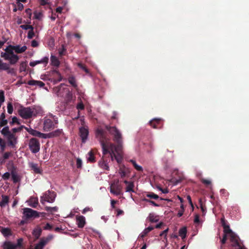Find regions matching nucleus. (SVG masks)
Returning <instances> with one entry per match:
<instances>
[{
	"label": "nucleus",
	"instance_id": "1",
	"mask_svg": "<svg viewBox=\"0 0 249 249\" xmlns=\"http://www.w3.org/2000/svg\"><path fill=\"white\" fill-rule=\"evenodd\" d=\"M96 136L100 142L104 156L108 153L113 160V155H114V153L118 155L121 154L123 148V140L115 142L117 143L116 145L108 142L107 132L101 128L96 130Z\"/></svg>",
	"mask_w": 249,
	"mask_h": 249
},
{
	"label": "nucleus",
	"instance_id": "2",
	"mask_svg": "<svg viewBox=\"0 0 249 249\" xmlns=\"http://www.w3.org/2000/svg\"><path fill=\"white\" fill-rule=\"evenodd\" d=\"M27 49L26 46L20 47L19 45L12 46L9 45L5 49V52L1 56L5 60L10 61V62H16L18 60V56L14 53L15 51L17 53H20L24 52Z\"/></svg>",
	"mask_w": 249,
	"mask_h": 249
},
{
	"label": "nucleus",
	"instance_id": "3",
	"mask_svg": "<svg viewBox=\"0 0 249 249\" xmlns=\"http://www.w3.org/2000/svg\"><path fill=\"white\" fill-rule=\"evenodd\" d=\"M105 128L113 136V140L114 142L123 140L122 135L116 126L106 125Z\"/></svg>",
	"mask_w": 249,
	"mask_h": 249
},
{
	"label": "nucleus",
	"instance_id": "4",
	"mask_svg": "<svg viewBox=\"0 0 249 249\" xmlns=\"http://www.w3.org/2000/svg\"><path fill=\"white\" fill-rule=\"evenodd\" d=\"M19 115L23 119H27L31 118L32 116L35 115L36 110L31 107H21L18 110Z\"/></svg>",
	"mask_w": 249,
	"mask_h": 249
},
{
	"label": "nucleus",
	"instance_id": "5",
	"mask_svg": "<svg viewBox=\"0 0 249 249\" xmlns=\"http://www.w3.org/2000/svg\"><path fill=\"white\" fill-rule=\"evenodd\" d=\"M229 235L230 236V240L231 244V246L232 247H238V249H247L244 246H241L239 241V237L233 232L231 231V232H229Z\"/></svg>",
	"mask_w": 249,
	"mask_h": 249
},
{
	"label": "nucleus",
	"instance_id": "6",
	"mask_svg": "<svg viewBox=\"0 0 249 249\" xmlns=\"http://www.w3.org/2000/svg\"><path fill=\"white\" fill-rule=\"evenodd\" d=\"M28 146L31 152L33 154L38 153L40 150V144L38 139L32 138L29 141Z\"/></svg>",
	"mask_w": 249,
	"mask_h": 249
},
{
	"label": "nucleus",
	"instance_id": "7",
	"mask_svg": "<svg viewBox=\"0 0 249 249\" xmlns=\"http://www.w3.org/2000/svg\"><path fill=\"white\" fill-rule=\"evenodd\" d=\"M122 185L119 183V180H115L112 182L110 187V192L111 194L116 196H119L123 194Z\"/></svg>",
	"mask_w": 249,
	"mask_h": 249
},
{
	"label": "nucleus",
	"instance_id": "8",
	"mask_svg": "<svg viewBox=\"0 0 249 249\" xmlns=\"http://www.w3.org/2000/svg\"><path fill=\"white\" fill-rule=\"evenodd\" d=\"M41 214L42 216H44L45 213H39L31 208H25L23 209V214L27 219L36 218L39 217V214Z\"/></svg>",
	"mask_w": 249,
	"mask_h": 249
},
{
	"label": "nucleus",
	"instance_id": "9",
	"mask_svg": "<svg viewBox=\"0 0 249 249\" xmlns=\"http://www.w3.org/2000/svg\"><path fill=\"white\" fill-rule=\"evenodd\" d=\"M56 195L53 192L48 191L40 198V202L44 204L45 202L53 203L55 198Z\"/></svg>",
	"mask_w": 249,
	"mask_h": 249
},
{
	"label": "nucleus",
	"instance_id": "10",
	"mask_svg": "<svg viewBox=\"0 0 249 249\" xmlns=\"http://www.w3.org/2000/svg\"><path fill=\"white\" fill-rule=\"evenodd\" d=\"M10 63H0V70H5L9 74L15 75L16 74V69L11 68L10 66Z\"/></svg>",
	"mask_w": 249,
	"mask_h": 249
},
{
	"label": "nucleus",
	"instance_id": "11",
	"mask_svg": "<svg viewBox=\"0 0 249 249\" xmlns=\"http://www.w3.org/2000/svg\"><path fill=\"white\" fill-rule=\"evenodd\" d=\"M79 135L82 140V142L85 143L89 135L88 126H82L79 128Z\"/></svg>",
	"mask_w": 249,
	"mask_h": 249
},
{
	"label": "nucleus",
	"instance_id": "12",
	"mask_svg": "<svg viewBox=\"0 0 249 249\" xmlns=\"http://www.w3.org/2000/svg\"><path fill=\"white\" fill-rule=\"evenodd\" d=\"M55 127L54 122L50 119H45L43 123V129L45 131H49Z\"/></svg>",
	"mask_w": 249,
	"mask_h": 249
},
{
	"label": "nucleus",
	"instance_id": "13",
	"mask_svg": "<svg viewBox=\"0 0 249 249\" xmlns=\"http://www.w3.org/2000/svg\"><path fill=\"white\" fill-rule=\"evenodd\" d=\"M26 130L29 133V134L36 137H37L41 138L47 139L46 134L42 133L36 130L33 129L31 128H28L25 127Z\"/></svg>",
	"mask_w": 249,
	"mask_h": 249
},
{
	"label": "nucleus",
	"instance_id": "14",
	"mask_svg": "<svg viewBox=\"0 0 249 249\" xmlns=\"http://www.w3.org/2000/svg\"><path fill=\"white\" fill-rule=\"evenodd\" d=\"M8 141V145L14 148L17 143V138L15 135L11 133L6 137Z\"/></svg>",
	"mask_w": 249,
	"mask_h": 249
},
{
	"label": "nucleus",
	"instance_id": "15",
	"mask_svg": "<svg viewBox=\"0 0 249 249\" xmlns=\"http://www.w3.org/2000/svg\"><path fill=\"white\" fill-rule=\"evenodd\" d=\"M63 134L62 129H58L50 133L46 134L47 138H52L59 137Z\"/></svg>",
	"mask_w": 249,
	"mask_h": 249
},
{
	"label": "nucleus",
	"instance_id": "16",
	"mask_svg": "<svg viewBox=\"0 0 249 249\" xmlns=\"http://www.w3.org/2000/svg\"><path fill=\"white\" fill-rule=\"evenodd\" d=\"M160 119H154L149 122V124L154 128H160L161 127Z\"/></svg>",
	"mask_w": 249,
	"mask_h": 249
},
{
	"label": "nucleus",
	"instance_id": "17",
	"mask_svg": "<svg viewBox=\"0 0 249 249\" xmlns=\"http://www.w3.org/2000/svg\"><path fill=\"white\" fill-rule=\"evenodd\" d=\"M76 223L78 228H83L86 224L85 217L83 215L76 216Z\"/></svg>",
	"mask_w": 249,
	"mask_h": 249
},
{
	"label": "nucleus",
	"instance_id": "18",
	"mask_svg": "<svg viewBox=\"0 0 249 249\" xmlns=\"http://www.w3.org/2000/svg\"><path fill=\"white\" fill-rule=\"evenodd\" d=\"M29 166L31 168V170L34 171V173L41 174L42 171L38 166L37 163H35L32 162H30L29 163Z\"/></svg>",
	"mask_w": 249,
	"mask_h": 249
},
{
	"label": "nucleus",
	"instance_id": "19",
	"mask_svg": "<svg viewBox=\"0 0 249 249\" xmlns=\"http://www.w3.org/2000/svg\"><path fill=\"white\" fill-rule=\"evenodd\" d=\"M221 223L224 229V233H227L229 232H231V230L230 229V226L227 224L224 216L221 218Z\"/></svg>",
	"mask_w": 249,
	"mask_h": 249
},
{
	"label": "nucleus",
	"instance_id": "20",
	"mask_svg": "<svg viewBox=\"0 0 249 249\" xmlns=\"http://www.w3.org/2000/svg\"><path fill=\"white\" fill-rule=\"evenodd\" d=\"M99 166L104 170H109V167L108 163L104 159V157L100 160L98 162Z\"/></svg>",
	"mask_w": 249,
	"mask_h": 249
},
{
	"label": "nucleus",
	"instance_id": "21",
	"mask_svg": "<svg viewBox=\"0 0 249 249\" xmlns=\"http://www.w3.org/2000/svg\"><path fill=\"white\" fill-rule=\"evenodd\" d=\"M49 240L41 239L39 242L37 244L34 249H43L45 245L48 243Z\"/></svg>",
	"mask_w": 249,
	"mask_h": 249
},
{
	"label": "nucleus",
	"instance_id": "22",
	"mask_svg": "<svg viewBox=\"0 0 249 249\" xmlns=\"http://www.w3.org/2000/svg\"><path fill=\"white\" fill-rule=\"evenodd\" d=\"M28 84L30 86H37L39 87H43L45 86V84L43 82L35 80L29 81Z\"/></svg>",
	"mask_w": 249,
	"mask_h": 249
},
{
	"label": "nucleus",
	"instance_id": "23",
	"mask_svg": "<svg viewBox=\"0 0 249 249\" xmlns=\"http://www.w3.org/2000/svg\"><path fill=\"white\" fill-rule=\"evenodd\" d=\"M2 200L0 202V206L4 208L7 205L9 201V197L8 196L2 195Z\"/></svg>",
	"mask_w": 249,
	"mask_h": 249
},
{
	"label": "nucleus",
	"instance_id": "24",
	"mask_svg": "<svg viewBox=\"0 0 249 249\" xmlns=\"http://www.w3.org/2000/svg\"><path fill=\"white\" fill-rule=\"evenodd\" d=\"M3 248L4 249H16L17 246L10 241H6L3 244Z\"/></svg>",
	"mask_w": 249,
	"mask_h": 249
},
{
	"label": "nucleus",
	"instance_id": "25",
	"mask_svg": "<svg viewBox=\"0 0 249 249\" xmlns=\"http://www.w3.org/2000/svg\"><path fill=\"white\" fill-rule=\"evenodd\" d=\"M68 80L69 83L74 88H76L77 87V84L76 83V81L75 78L73 75H70L68 78Z\"/></svg>",
	"mask_w": 249,
	"mask_h": 249
},
{
	"label": "nucleus",
	"instance_id": "26",
	"mask_svg": "<svg viewBox=\"0 0 249 249\" xmlns=\"http://www.w3.org/2000/svg\"><path fill=\"white\" fill-rule=\"evenodd\" d=\"M29 205L34 208H36L38 204V199L37 198H31L29 200Z\"/></svg>",
	"mask_w": 249,
	"mask_h": 249
},
{
	"label": "nucleus",
	"instance_id": "27",
	"mask_svg": "<svg viewBox=\"0 0 249 249\" xmlns=\"http://www.w3.org/2000/svg\"><path fill=\"white\" fill-rule=\"evenodd\" d=\"M87 159H88V161L90 162L93 163L95 161L94 153H93L92 150H90L88 153Z\"/></svg>",
	"mask_w": 249,
	"mask_h": 249
},
{
	"label": "nucleus",
	"instance_id": "28",
	"mask_svg": "<svg viewBox=\"0 0 249 249\" xmlns=\"http://www.w3.org/2000/svg\"><path fill=\"white\" fill-rule=\"evenodd\" d=\"M78 64V67L81 68L82 70H83L86 73V74L89 75V76H92V74L90 71L89 70V69H88L86 67V66L84 65V63H77Z\"/></svg>",
	"mask_w": 249,
	"mask_h": 249
},
{
	"label": "nucleus",
	"instance_id": "29",
	"mask_svg": "<svg viewBox=\"0 0 249 249\" xmlns=\"http://www.w3.org/2000/svg\"><path fill=\"white\" fill-rule=\"evenodd\" d=\"M179 235L182 238V239L185 238L187 234V229L184 227L181 228L179 230Z\"/></svg>",
	"mask_w": 249,
	"mask_h": 249
},
{
	"label": "nucleus",
	"instance_id": "30",
	"mask_svg": "<svg viewBox=\"0 0 249 249\" xmlns=\"http://www.w3.org/2000/svg\"><path fill=\"white\" fill-rule=\"evenodd\" d=\"M127 170V169L125 168L124 166H123L120 167L119 173L122 178H124L126 176Z\"/></svg>",
	"mask_w": 249,
	"mask_h": 249
},
{
	"label": "nucleus",
	"instance_id": "31",
	"mask_svg": "<svg viewBox=\"0 0 249 249\" xmlns=\"http://www.w3.org/2000/svg\"><path fill=\"white\" fill-rule=\"evenodd\" d=\"M42 232V230L40 228H37L34 230L33 231V234L35 236V237L36 238H38L40 236Z\"/></svg>",
	"mask_w": 249,
	"mask_h": 249
},
{
	"label": "nucleus",
	"instance_id": "32",
	"mask_svg": "<svg viewBox=\"0 0 249 249\" xmlns=\"http://www.w3.org/2000/svg\"><path fill=\"white\" fill-rule=\"evenodd\" d=\"M0 132L5 137L11 133L9 131V128L8 126H5L3 127Z\"/></svg>",
	"mask_w": 249,
	"mask_h": 249
},
{
	"label": "nucleus",
	"instance_id": "33",
	"mask_svg": "<svg viewBox=\"0 0 249 249\" xmlns=\"http://www.w3.org/2000/svg\"><path fill=\"white\" fill-rule=\"evenodd\" d=\"M146 196L150 199H158L159 198V196L154 194L153 192L147 193L146 195Z\"/></svg>",
	"mask_w": 249,
	"mask_h": 249
},
{
	"label": "nucleus",
	"instance_id": "34",
	"mask_svg": "<svg viewBox=\"0 0 249 249\" xmlns=\"http://www.w3.org/2000/svg\"><path fill=\"white\" fill-rule=\"evenodd\" d=\"M72 100V94L70 91H68L65 97V101L67 104H69L71 102Z\"/></svg>",
	"mask_w": 249,
	"mask_h": 249
},
{
	"label": "nucleus",
	"instance_id": "35",
	"mask_svg": "<svg viewBox=\"0 0 249 249\" xmlns=\"http://www.w3.org/2000/svg\"><path fill=\"white\" fill-rule=\"evenodd\" d=\"M130 162L133 164L134 168L138 171H142V166L138 165L135 160H130Z\"/></svg>",
	"mask_w": 249,
	"mask_h": 249
},
{
	"label": "nucleus",
	"instance_id": "36",
	"mask_svg": "<svg viewBox=\"0 0 249 249\" xmlns=\"http://www.w3.org/2000/svg\"><path fill=\"white\" fill-rule=\"evenodd\" d=\"M134 187V184L133 182H131L130 183L127 185L126 187V192H134L133 188Z\"/></svg>",
	"mask_w": 249,
	"mask_h": 249
},
{
	"label": "nucleus",
	"instance_id": "37",
	"mask_svg": "<svg viewBox=\"0 0 249 249\" xmlns=\"http://www.w3.org/2000/svg\"><path fill=\"white\" fill-rule=\"evenodd\" d=\"M1 231L5 236H8L11 235V230L8 228H3Z\"/></svg>",
	"mask_w": 249,
	"mask_h": 249
},
{
	"label": "nucleus",
	"instance_id": "38",
	"mask_svg": "<svg viewBox=\"0 0 249 249\" xmlns=\"http://www.w3.org/2000/svg\"><path fill=\"white\" fill-rule=\"evenodd\" d=\"M149 221L151 222H157L158 221L159 219L157 216H155L153 213H150L148 216Z\"/></svg>",
	"mask_w": 249,
	"mask_h": 249
},
{
	"label": "nucleus",
	"instance_id": "39",
	"mask_svg": "<svg viewBox=\"0 0 249 249\" xmlns=\"http://www.w3.org/2000/svg\"><path fill=\"white\" fill-rule=\"evenodd\" d=\"M114 158L117 162L118 163H120L122 161V157L121 154L118 155L114 153V155H113V158Z\"/></svg>",
	"mask_w": 249,
	"mask_h": 249
},
{
	"label": "nucleus",
	"instance_id": "40",
	"mask_svg": "<svg viewBox=\"0 0 249 249\" xmlns=\"http://www.w3.org/2000/svg\"><path fill=\"white\" fill-rule=\"evenodd\" d=\"M67 52L66 49L64 45H62L61 48L58 50V53L60 56H62L66 54Z\"/></svg>",
	"mask_w": 249,
	"mask_h": 249
},
{
	"label": "nucleus",
	"instance_id": "41",
	"mask_svg": "<svg viewBox=\"0 0 249 249\" xmlns=\"http://www.w3.org/2000/svg\"><path fill=\"white\" fill-rule=\"evenodd\" d=\"M58 208L56 206L53 207L46 206L45 208V210L46 211H47L48 212H50V213H52L53 212H56L58 211Z\"/></svg>",
	"mask_w": 249,
	"mask_h": 249
},
{
	"label": "nucleus",
	"instance_id": "42",
	"mask_svg": "<svg viewBox=\"0 0 249 249\" xmlns=\"http://www.w3.org/2000/svg\"><path fill=\"white\" fill-rule=\"evenodd\" d=\"M12 178L14 182L17 183L19 181L18 176L14 172H12Z\"/></svg>",
	"mask_w": 249,
	"mask_h": 249
},
{
	"label": "nucleus",
	"instance_id": "43",
	"mask_svg": "<svg viewBox=\"0 0 249 249\" xmlns=\"http://www.w3.org/2000/svg\"><path fill=\"white\" fill-rule=\"evenodd\" d=\"M5 97H4V93L3 90L0 91V107L2 104L4 102Z\"/></svg>",
	"mask_w": 249,
	"mask_h": 249
},
{
	"label": "nucleus",
	"instance_id": "44",
	"mask_svg": "<svg viewBox=\"0 0 249 249\" xmlns=\"http://www.w3.org/2000/svg\"><path fill=\"white\" fill-rule=\"evenodd\" d=\"M7 111L8 113L12 114L13 111V107L12 103L9 102L7 104Z\"/></svg>",
	"mask_w": 249,
	"mask_h": 249
},
{
	"label": "nucleus",
	"instance_id": "45",
	"mask_svg": "<svg viewBox=\"0 0 249 249\" xmlns=\"http://www.w3.org/2000/svg\"><path fill=\"white\" fill-rule=\"evenodd\" d=\"M20 27L23 29V30H31V29H34V27L32 25H21L20 26Z\"/></svg>",
	"mask_w": 249,
	"mask_h": 249
},
{
	"label": "nucleus",
	"instance_id": "46",
	"mask_svg": "<svg viewBox=\"0 0 249 249\" xmlns=\"http://www.w3.org/2000/svg\"><path fill=\"white\" fill-rule=\"evenodd\" d=\"M76 108L78 110L84 109L85 106L81 100H80V102L77 105Z\"/></svg>",
	"mask_w": 249,
	"mask_h": 249
},
{
	"label": "nucleus",
	"instance_id": "47",
	"mask_svg": "<svg viewBox=\"0 0 249 249\" xmlns=\"http://www.w3.org/2000/svg\"><path fill=\"white\" fill-rule=\"evenodd\" d=\"M35 36V33L34 31V29H31L29 31L28 33L27 37L29 39H32Z\"/></svg>",
	"mask_w": 249,
	"mask_h": 249
},
{
	"label": "nucleus",
	"instance_id": "48",
	"mask_svg": "<svg viewBox=\"0 0 249 249\" xmlns=\"http://www.w3.org/2000/svg\"><path fill=\"white\" fill-rule=\"evenodd\" d=\"M154 229V227H153V226H149L148 227V228H145L143 232H144L146 235H147V234L150 232L151 231H152L153 229Z\"/></svg>",
	"mask_w": 249,
	"mask_h": 249
},
{
	"label": "nucleus",
	"instance_id": "49",
	"mask_svg": "<svg viewBox=\"0 0 249 249\" xmlns=\"http://www.w3.org/2000/svg\"><path fill=\"white\" fill-rule=\"evenodd\" d=\"M201 182L205 185H209L211 184V181L210 180L206 179L205 178H201Z\"/></svg>",
	"mask_w": 249,
	"mask_h": 249
},
{
	"label": "nucleus",
	"instance_id": "50",
	"mask_svg": "<svg viewBox=\"0 0 249 249\" xmlns=\"http://www.w3.org/2000/svg\"><path fill=\"white\" fill-rule=\"evenodd\" d=\"M169 231V229L168 228H167L166 230H164L163 231H162L160 234V236H164V239H165L166 240H167V233Z\"/></svg>",
	"mask_w": 249,
	"mask_h": 249
},
{
	"label": "nucleus",
	"instance_id": "51",
	"mask_svg": "<svg viewBox=\"0 0 249 249\" xmlns=\"http://www.w3.org/2000/svg\"><path fill=\"white\" fill-rule=\"evenodd\" d=\"M8 124V121L6 119H3L0 121V127L5 126Z\"/></svg>",
	"mask_w": 249,
	"mask_h": 249
},
{
	"label": "nucleus",
	"instance_id": "52",
	"mask_svg": "<svg viewBox=\"0 0 249 249\" xmlns=\"http://www.w3.org/2000/svg\"><path fill=\"white\" fill-rule=\"evenodd\" d=\"M227 235H229V233H224L222 239L221 240V242L222 244H225L227 239Z\"/></svg>",
	"mask_w": 249,
	"mask_h": 249
},
{
	"label": "nucleus",
	"instance_id": "53",
	"mask_svg": "<svg viewBox=\"0 0 249 249\" xmlns=\"http://www.w3.org/2000/svg\"><path fill=\"white\" fill-rule=\"evenodd\" d=\"M10 174L9 172H6L2 175V178L4 180H7L9 178Z\"/></svg>",
	"mask_w": 249,
	"mask_h": 249
},
{
	"label": "nucleus",
	"instance_id": "54",
	"mask_svg": "<svg viewBox=\"0 0 249 249\" xmlns=\"http://www.w3.org/2000/svg\"><path fill=\"white\" fill-rule=\"evenodd\" d=\"M42 17V14L41 12L35 13V18L36 19H40Z\"/></svg>",
	"mask_w": 249,
	"mask_h": 249
},
{
	"label": "nucleus",
	"instance_id": "55",
	"mask_svg": "<svg viewBox=\"0 0 249 249\" xmlns=\"http://www.w3.org/2000/svg\"><path fill=\"white\" fill-rule=\"evenodd\" d=\"M11 155V153L9 152H5L3 155V158L4 160L8 159L9 157Z\"/></svg>",
	"mask_w": 249,
	"mask_h": 249
},
{
	"label": "nucleus",
	"instance_id": "56",
	"mask_svg": "<svg viewBox=\"0 0 249 249\" xmlns=\"http://www.w3.org/2000/svg\"><path fill=\"white\" fill-rule=\"evenodd\" d=\"M23 126H21V127H18V128H14L12 129V131L13 132V133H15L16 132H19V131H20L21 130H22V128Z\"/></svg>",
	"mask_w": 249,
	"mask_h": 249
},
{
	"label": "nucleus",
	"instance_id": "57",
	"mask_svg": "<svg viewBox=\"0 0 249 249\" xmlns=\"http://www.w3.org/2000/svg\"><path fill=\"white\" fill-rule=\"evenodd\" d=\"M17 7L18 10L22 11L23 9L24 6L22 3H21L20 2L18 1Z\"/></svg>",
	"mask_w": 249,
	"mask_h": 249
},
{
	"label": "nucleus",
	"instance_id": "58",
	"mask_svg": "<svg viewBox=\"0 0 249 249\" xmlns=\"http://www.w3.org/2000/svg\"><path fill=\"white\" fill-rule=\"evenodd\" d=\"M48 61H49L48 57H44L41 60L36 61H34V62H48Z\"/></svg>",
	"mask_w": 249,
	"mask_h": 249
},
{
	"label": "nucleus",
	"instance_id": "59",
	"mask_svg": "<svg viewBox=\"0 0 249 249\" xmlns=\"http://www.w3.org/2000/svg\"><path fill=\"white\" fill-rule=\"evenodd\" d=\"M38 46V43L37 41L33 40L31 42V46L33 47H36Z\"/></svg>",
	"mask_w": 249,
	"mask_h": 249
},
{
	"label": "nucleus",
	"instance_id": "60",
	"mask_svg": "<svg viewBox=\"0 0 249 249\" xmlns=\"http://www.w3.org/2000/svg\"><path fill=\"white\" fill-rule=\"evenodd\" d=\"M199 203H200V207L201 210L202 212H203V213H204L205 212V211H206V208L204 206H203L201 200H199Z\"/></svg>",
	"mask_w": 249,
	"mask_h": 249
},
{
	"label": "nucleus",
	"instance_id": "61",
	"mask_svg": "<svg viewBox=\"0 0 249 249\" xmlns=\"http://www.w3.org/2000/svg\"><path fill=\"white\" fill-rule=\"evenodd\" d=\"M76 166L78 168L82 166V160L80 159H77L76 160Z\"/></svg>",
	"mask_w": 249,
	"mask_h": 249
},
{
	"label": "nucleus",
	"instance_id": "62",
	"mask_svg": "<svg viewBox=\"0 0 249 249\" xmlns=\"http://www.w3.org/2000/svg\"><path fill=\"white\" fill-rule=\"evenodd\" d=\"M23 242V239L22 238H19L18 240V243L16 245L17 246V248L18 247H21L22 243Z\"/></svg>",
	"mask_w": 249,
	"mask_h": 249
},
{
	"label": "nucleus",
	"instance_id": "63",
	"mask_svg": "<svg viewBox=\"0 0 249 249\" xmlns=\"http://www.w3.org/2000/svg\"><path fill=\"white\" fill-rule=\"evenodd\" d=\"M199 221V216L198 214H196L195 215L194 223L198 224Z\"/></svg>",
	"mask_w": 249,
	"mask_h": 249
},
{
	"label": "nucleus",
	"instance_id": "64",
	"mask_svg": "<svg viewBox=\"0 0 249 249\" xmlns=\"http://www.w3.org/2000/svg\"><path fill=\"white\" fill-rule=\"evenodd\" d=\"M52 229V226L49 223H47L46 226L44 227V229L46 230H51Z\"/></svg>",
	"mask_w": 249,
	"mask_h": 249
}]
</instances>
